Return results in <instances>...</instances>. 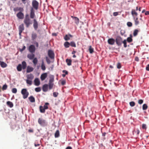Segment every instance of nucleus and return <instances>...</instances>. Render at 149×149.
Segmentation results:
<instances>
[{
  "instance_id": "obj_1",
  "label": "nucleus",
  "mask_w": 149,
  "mask_h": 149,
  "mask_svg": "<svg viewBox=\"0 0 149 149\" xmlns=\"http://www.w3.org/2000/svg\"><path fill=\"white\" fill-rule=\"evenodd\" d=\"M39 3L36 1L33 0L32 2V6L33 7H32L30 10V18L31 19H34L36 16L35 13L34 8L35 10H37L38 8Z\"/></svg>"
},
{
  "instance_id": "obj_35",
  "label": "nucleus",
  "mask_w": 149,
  "mask_h": 149,
  "mask_svg": "<svg viewBox=\"0 0 149 149\" xmlns=\"http://www.w3.org/2000/svg\"><path fill=\"white\" fill-rule=\"evenodd\" d=\"M88 50H89V52L91 54L93 53L94 52V49L93 48H92L91 46H89V48Z\"/></svg>"
},
{
  "instance_id": "obj_24",
  "label": "nucleus",
  "mask_w": 149,
  "mask_h": 149,
  "mask_svg": "<svg viewBox=\"0 0 149 149\" xmlns=\"http://www.w3.org/2000/svg\"><path fill=\"white\" fill-rule=\"evenodd\" d=\"M7 105L10 108H12L13 106V103L10 101H8L6 102Z\"/></svg>"
},
{
  "instance_id": "obj_39",
  "label": "nucleus",
  "mask_w": 149,
  "mask_h": 149,
  "mask_svg": "<svg viewBox=\"0 0 149 149\" xmlns=\"http://www.w3.org/2000/svg\"><path fill=\"white\" fill-rule=\"evenodd\" d=\"M33 62L35 65H36L38 63V60L36 58H35L33 59Z\"/></svg>"
},
{
  "instance_id": "obj_33",
  "label": "nucleus",
  "mask_w": 149,
  "mask_h": 149,
  "mask_svg": "<svg viewBox=\"0 0 149 149\" xmlns=\"http://www.w3.org/2000/svg\"><path fill=\"white\" fill-rule=\"evenodd\" d=\"M29 100L31 102H35L34 98L32 96H31L29 98Z\"/></svg>"
},
{
  "instance_id": "obj_19",
  "label": "nucleus",
  "mask_w": 149,
  "mask_h": 149,
  "mask_svg": "<svg viewBox=\"0 0 149 149\" xmlns=\"http://www.w3.org/2000/svg\"><path fill=\"white\" fill-rule=\"evenodd\" d=\"M27 56L29 59L32 60L34 58L35 55L33 54H28Z\"/></svg>"
},
{
  "instance_id": "obj_52",
  "label": "nucleus",
  "mask_w": 149,
  "mask_h": 149,
  "mask_svg": "<svg viewBox=\"0 0 149 149\" xmlns=\"http://www.w3.org/2000/svg\"><path fill=\"white\" fill-rule=\"evenodd\" d=\"M58 95V93L56 92H54L53 93V96L55 97H56Z\"/></svg>"
},
{
  "instance_id": "obj_63",
  "label": "nucleus",
  "mask_w": 149,
  "mask_h": 149,
  "mask_svg": "<svg viewBox=\"0 0 149 149\" xmlns=\"http://www.w3.org/2000/svg\"><path fill=\"white\" fill-rule=\"evenodd\" d=\"M76 53V52L75 51L73 50L72 52V54H74Z\"/></svg>"
},
{
  "instance_id": "obj_32",
  "label": "nucleus",
  "mask_w": 149,
  "mask_h": 149,
  "mask_svg": "<svg viewBox=\"0 0 149 149\" xmlns=\"http://www.w3.org/2000/svg\"><path fill=\"white\" fill-rule=\"evenodd\" d=\"M22 68L23 69H25L26 67V63L25 61H23L22 62Z\"/></svg>"
},
{
  "instance_id": "obj_42",
  "label": "nucleus",
  "mask_w": 149,
  "mask_h": 149,
  "mask_svg": "<svg viewBox=\"0 0 149 149\" xmlns=\"http://www.w3.org/2000/svg\"><path fill=\"white\" fill-rule=\"evenodd\" d=\"M122 43L123 44L124 47H127V40H124L123 41H122Z\"/></svg>"
},
{
  "instance_id": "obj_17",
  "label": "nucleus",
  "mask_w": 149,
  "mask_h": 149,
  "mask_svg": "<svg viewBox=\"0 0 149 149\" xmlns=\"http://www.w3.org/2000/svg\"><path fill=\"white\" fill-rule=\"evenodd\" d=\"M35 85L36 86H38L40 84V82L38 78H36L34 80Z\"/></svg>"
},
{
  "instance_id": "obj_25",
  "label": "nucleus",
  "mask_w": 149,
  "mask_h": 149,
  "mask_svg": "<svg viewBox=\"0 0 149 149\" xmlns=\"http://www.w3.org/2000/svg\"><path fill=\"white\" fill-rule=\"evenodd\" d=\"M132 36L131 34L130 35V37L127 38V41L128 42H130L132 41L133 40L132 38Z\"/></svg>"
},
{
  "instance_id": "obj_59",
  "label": "nucleus",
  "mask_w": 149,
  "mask_h": 149,
  "mask_svg": "<svg viewBox=\"0 0 149 149\" xmlns=\"http://www.w3.org/2000/svg\"><path fill=\"white\" fill-rule=\"evenodd\" d=\"M145 15H149V11H147L145 12Z\"/></svg>"
},
{
  "instance_id": "obj_50",
  "label": "nucleus",
  "mask_w": 149,
  "mask_h": 149,
  "mask_svg": "<svg viewBox=\"0 0 149 149\" xmlns=\"http://www.w3.org/2000/svg\"><path fill=\"white\" fill-rule=\"evenodd\" d=\"M45 58L47 63L49 64L50 63V61L48 58L47 57H46Z\"/></svg>"
},
{
  "instance_id": "obj_20",
  "label": "nucleus",
  "mask_w": 149,
  "mask_h": 149,
  "mask_svg": "<svg viewBox=\"0 0 149 149\" xmlns=\"http://www.w3.org/2000/svg\"><path fill=\"white\" fill-rule=\"evenodd\" d=\"M0 65L3 68H6L7 66V64L6 63L1 61H0Z\"/></svg>"
},
{
  "instance_id": "obj_29",
  "label": "nucleus",
  "mask_w": 149,
  "mask_h": 149,
  "mask_svg": "<svg viewBox=\"0 0 149 149\" xmlns=\"http://www.w3.org/2000/svg\"><path fill=\"white\" fill-rule=\"evenodd\" d=\"M66 61L68 65L70 66L71 65L72 60L71 59H67L66 60Z\"/></svg>"
},
{
  "instance_id": "obj_37",
  "label": "nucleus",
  "mask_w": 149,
  "mask_h": 149,
  "mask_svg": "<svg viewBox=\"0 0 149 149\" xmlns=\"http://www.w3.org/2000/svg\"><path fill=\"white\" fill-rule=\"evenodd\" d=\"M41 69L43 70H45L46 69V68H45V66L44 64V62L43 61H42V63L41 65Z\"/></svg>"
},
{
  "instance_id": "obj_47",
  "label": "nucleus",
  "mask_w": 149,
  "mask_h": 149,
  "mask_svg": "<svg viewBox=\"0 0 149 149\" xmlns=\"http://www.w3.org/2000/svg\"><path fill=\"white\" fill-rule=\"evenodd\" d=\"M127 25L128 27H130L132 26V22H129L127 23Z\"/></svg>"
},
{
  "instance_id": "obj_21",
  "label": "nucleus",
  "mask_w": 149,
  "mask_h": 149,
  "mask_svg": "<svg viewBox=\"0 0 149 149\" xmlns=\"http://www.w3.org/2000/svg\"><path fill=\"white\" fill-rule=\"evenodd\" d=\"M33 70V68L32 67H31L29 66H28L27 67L26 72L27 73H29L32 72Z\"/></svg>"
},
{
  "instance_id": "obj_16",
  "label": "nucleus",
  "mask_w": 149,
  "mask_h": 149,
  "mask_svg": "<svg viewBox=\"0 0 149 149\" xmlns=\"http://www.w3.org/2000/svg\"><path fill=\"white\" fill-rule=\"evenodd\" d=\"M72 36L71 34L66 35L64 37V39L66 41L70 39V38H72Z\"/></svg>"
},
{
  "instance_id": "obj_5",
  "label": "nucleus",
  "mask_w": 149,
  "mask_h": 149,
  "mask_svg": "<svg viewBox=\"0 0 149 149\" xmlns=\"http://www.w3.org/2000/svg\"><path fill=\"white\" fill-rule=\"evenodd\" d=\"M21 93L23 95V97L24 99H26L28 97L29 93L26 89H22V90Z\"/></svg>"
},
{
  "instance_id": "obj_15",
  "label": "nucleus",
  "mask_w": 149,
  "mask_h": 149,
  "mask_svg": "<svg viewBox=\"0 0 149 149\" xmlns=\"http://www.w3.org/2000/svg\"><path fill=\"white\" fill-rule=\"evenodd\" d=\"M47 73L42 74L40 76V79L42 81L44 80L47 77Z\"/></svg>"
},
{
  "instance_id": "obj_3",
  "label": "nucleus",
  "mask_w": 149,
  "mask_h": 149,
  "mask_svg": "<svg viewBox=\"0 0 149 149\" xmlns=\"http://www.w3.org/2000/svg\"><path fill=\"white\" fill-rule=\"evenodd\" d=\"M34 77V76L32 74H30L27 75V79L26 80L27 84L30 86L32 84V80Z\"/></svg>"
},
{
  "instance_id": "obj_4",
  "label": "nucleus",
  "mask_w": 149,
  "mask_h": 149,
  "mask_svg": "<svg viewBox=\"0 0 149 149\" xmlns=\"http://www.w3.org/2000/svg\"><path fill=\"white\" fill-rule=\"evenodd\" d=\"M38 123L42 126L45 127L47 125V122L45 120L40 118L38 119Z\"/></svg>"
},
{
  "instance_id": "obj_13",
  "label": "nucleus",
  "mask_w": 149,
  "mask_h": 149,
  "mask_svg": "<svg viewBox=\"0 0 149 149\" xmlns=\"http://www.w3.org/2000/svg\"><path fill=\"white\" fill-rule=\"evenodd\" d=\"M17 16L19 19H22L24 18V15L23 13L20 12L17 14Z\"/></svg>"
},
{
  "instance_id": "obj_31",
  "label": "nucleus",
  "mask_w": 149,
  "mask_h": 149,
  "mask_svg": "<svg viewBox=\"0 0 149 149\" xmlns=\"http://www.w3.org/2000/svg\"><path fill=\"white\" fill-rule=\"evenodd\" d=\"M64 45L66 48H68L70 45V43L68 42H66L64 43Z\"/></svg>"
},
{
  "instance_id": "obj_40",
  "label": "nucleus",
  "mask_w": 149,
  "mask_h": 149,
  "mask_svg": "<svg viewBox=\"0 0 149 149\" xmlns=\"http://www.w3.org/2000/svg\"><path fill=\"white\" fill-rule=\"evenodd\" d=\"M70 45L72 47H76V45L75 42L73 41H72L70 42Z\"/></svg>"
},
{
  "instance_id": "obj_34",
  "label": "nucleus",
  "mask_w": 149,
  "mask_h": 149,
  "mask_svg": "<svg viewBox=\"0 0 149 149\" xmlns=\"http://www.w3.org/2000/svg\"><path fill=\"white\" fill-rule=\"evenodd\" d=\"M59 136V132L58 130H57L55 133L54 136L55 138H57Z\"/></svg>"
},
{
  "instance_id": "obj_48",
  "label": "nucleus",
  "mask_w": 149,
  "mask_h": 149,
  "mask_svg": "<svg viewBox=\"0 0 149 149\" xmlns=\"http://www.w3.org/2000/svg\"><path fill=\"white\" fill-rule=\"evenodd\" d=\"M142 128L143 129H145L146 130L147 129L146 125V124H143L142 125Z\"/></svg>"
},
{
  "instance_id": "obj_23",
  "label": "nucleus",
  "mask_w": 149,
  "mask_h": 149,
  "mask_svg": "<svg viewBox=\"0 0 149 149\" xmlns=\"http://www.w3.org/2000/svg\"><path fill=\"white\" fill-rule=\"evenodd\" d=\"M131 14L132 16L134 17V16H137L138 15V14L136 13L135 10L132 9V10Z\"/></svg>"
},
{
  "instance_id": "obj_2",
  "label": "nucleus",
  "mask_w": 149,
  "mask_h": 149,
  "mask_svg": "<svg viewBox=\"0 0 149 149\" xmlns=\"http://www.w3.org/2000/svg\"><path fill=\"white\" fill-rule=\"evenodd\" d=\"M24 23L27 28H28L30 25L32 24V21L30 18L29 15L26 14L24 20Z\"/></svg>"
},
{
  "instance_id": "obj_14",
  "label": "nucleus",
  "mask_w": 149,
  "mask_h": 149,
  "mask_svg": "<svg viewBox=\"0 0 149 149\" xmlns=\"http://www.w3.org/2000/svg\"><path fill=\"white\" fill-rule=\"evenodd\" d=\"M49 84H45L42 87V91L44 92H46L48 90V87Z\"/></svg>"
},
{
  "instance_id": "obj_27",
  "label": "nucleus",
  "mask_w": 149,
  "mask_h": 149,
  "mask_svg": "<svg viewBox=\"0 0 149 149\" xmlns=\"http://www.w3.org/2000/svg\"><path fill=\"white\" fill-rule=\"evenodd\" d=\"M40 111L41 113H44L45 112V109L42 106H40L39 107Z\"/></svg>"
},
{
  "instance_id": "obj_10",
  "label": "nucleus",
  "mask_w": 149,
  "mask_h": 149,
  "mask_svg": "<svg viewBox=\"0 0 149 149\" xmlns=\"http://www.w3.org/2000/svg\"><path fill=\"white\" fill-rule=\"evenodd\" d=\"M35 47L33 45H31L29 47V50L31 53H34L35 51Z\"/></svg>"
},
{
  "instance_id": "obj_61",
  "label": "nucleus",
  "mask_w": 149,
  "mask_h": 149,
  "mask_svg": "<svg viewBox=\"0 0 149 149\" xmlns=\"http://www.w3.org/2000/svg\"><path fill=\"white\" fill-rule=\"evenodd\" d=\"M65 149H72V148L70 146H68L67 147H66Z\"/></svg>"
},
{
  "instance_id": "obj_49",
  "label": "nucleus",
  "mask_w": 149,
  "mask_h": 149,
  "mask_svg": "<svg viewBox=\"0 0 149 149\" xmlns=\"http://www.w3.org/2000/svg\"><path fill=\"white\" fill-rule=\"evenodd\" d=\"M138 104H142L143 102V100L142 99L139 100L138 102Z\"/></svg>"
},
{
  "instance_id": "obj_22",
  "label": "nucleus",
  "mask_w": 149,
  "mask_h": 149,
  "mask_svg": "<svg viewBox=\"0 0 149 149\" xmlns=\"http://www.w3.org/2000/svg\"><path fill=\"white\" fill-rule=\"evenodd\" d=\"M139 130L138 129H136V130H135L133 132V135L137 136L139 133Z\"/></svg>"
},
{
  "instance_id": "obj_53",
  "label": "nucleus",
  "mask_w": 149,
  "mask_h": 149,
  "mask_svg": "<svg viewBox=\"0 0 149 149\" xmlns=\"http://www.w3.org/2000/svg\"><path fill=\"white\" fill-rule=\"evenodd\" d=\"M21 8L20 7H19V8L17 7L16 8H14V11H16L17 10H21Z\"/></svg>"
},
{
  "instance_id": "obj_56",
  "label": "nucleus",
  "mask_w": 149,
  "mask_h": 149,
  "mask_svg": "<svg viewBox=\"0 0 149 149\" xmlns=\"http://www.w3.org/2000/svg\"><path fill=\"white\" fill-rule=\"evenodd\" d=\"M26 48V47L25 46H24L20 50V52H22L23 50H24Z\"/></svg>"
},
{
  "instance_id": "obj_62",
  "label": "nucleus",
  "mask_w": 149,
  "mask_h": 149,
  "mask_svg": "<svg viewBox=\"0 0 149 149\" xmlns=\"http://www.w3.org/2000/svg\"><path fill=\"white\" fill-rule=\"evenodd\" d=\"M26 1V0H22V2L24 3L25 4L26 2L25 1Z\"/></svg>"
},
{
  "instance_id": "obj_9",
  "label": "nucleus",
  "mask_w": 149,
  "mask_h": 149,
  "mask_svg": "<svg viewBox=\"0 0 149 149\" xmlns=\"http://www.w3.org/2000/svg\"><path fill=\"white\" fill-rule=\"evenodd\" d=\"M33 26L36 30H37L38 28V23L36 19H33Z\"/></svg>"
},
{
  "instance_id": "obj_64",
  "label": "nucleus",
  "mask_w": 149,
  "mask_h": 149,
  "mask_svg": "<svg viewBox=\"0 0 149 149\" xmlns=\"http://www.w3.org/2000/svg\"><path fill=\"white\" fill-rule=\"evenodd\" d=\"M106 133L105 132H104L102 133V136H105V135H106Z\"/></svg>"
},
{
  "instance_id": "obj_44",
  "label": "nucleus",
  "mask_w": 149,
  "mask_h": 149,
  "mask_svg": "<svg viewBox=\"0 0 149 149\" xmlns=\"http://www.w3.org/2000/svg\"><path fill=\"white\" fill-rule=\"evenodd\" d=\"M41 90V88L40 87L36 88H35V91L36 92H40Z\"/></svg>"
},
{
  "instance_id": "obj_30",
  "label": "nucleus",
  "mask_w": 149,
  "mask_h": 149,
  "mask_svg": "<svg viewBox=\"0 0 149 149\" xmlns=\"http://www.w3.org/2000/svg\"><path fill=\"white\" fill-rule=\"evenodd\" d=\"M134 20L135 24L136 25H137L139 24V22L138 20V18L137 17L135 18V17H134Z\"/></svg>"
},
{
  "instance_id": "obj_55",
  "label": "nucleus",
  "mask_w": 149,
  "mask_h": 149,
  "mask_svg": "<svg viewBox=\"0 0 149 149\" xmlns=\"http://www.w3.org/2000/svg\"><path fill=\"white\" fill-rule=\"evenodd\" d=\"M66 84V81L65 80H63L61 82V84L62 85H64Z\"/></svg>"
},
{
  "instance_id": "obj_28",
  "label": "nucleus",
  "mask_w": 149,
  "mask_h": 149,
  "mask_svg": "<svg viewBox=\"0 0 149 149\" xmlns=\"http://www.w3.org/2000/svg\"><path fill=\"white\" fill-rule=\"evenodd\" d=\"M22 68V65L21 64H19L17 67V70L18 71H21Z\"/></svg>"
},
{
  "instance_id": "obj_58",
  "label": "nucleus",
  "mask_w": 149,
  "mask_h": 149,
  "mask_svg": "<svg viewBox=\"0 0 149 149\" xmlns=\"http://www.w3.org/2000/svg\"><path fill=\"white\" fill-rule=\"evenodd\" d=\"M63 73H65V75L68 74V72L67 71L65 70H63Z\"/></svg>"
},
{
  "instance_id": "obj_36",
  "label": "nucleus",
  "mask_w": 149,
  "mask_h": 149,
  "mask_svg": "<svg viewBox=\"0 0 149 149\" xmlns=\"http://www.w3.org/2000/svg\"><path fill=\"white\" fill-rule=\"evenodd\" d=\"M139 31L137 29H135L133 33L134 36H136L137 35Z\"/></svg>"
},
{
  "instance_id": "obj_41",
  "label": "nucleus",
  "mask_w": 149,
  "mask_h": 149,
  "mask_svg": "<svg viewBox=\"0 0 149 149\" xmlns=\"http://www.w3.org/2000/svg\"><path fill=\"white\" fill-rule=\"evenodd\" d=\"M48 105H49V103L48 102H46L45 103V104L44 105L43 107L45 110L48 109Z\"/></svg>"
},
{
  "instance_id": "obj_7",
  "label": "nucleus",
  "mask_w": 149,
  "mask_h": 149,
  "mask_svg": "<svg viewBox=\"0 0 149 149\" xmlns=\"http://www.w3.org/2000/svg\"><path fill=\"white\" fill-rule=\"evenodd\" d=\"M115 41L118 46H120L121 45L122 43V39L120 36H117L115 40Z\"/></svg>"
},
{
  "instance_id": "obj_60",
  "label": "nucleus",
  "mask_w": 149,
  "mask_h": 149,
  "mask_svg": "<svg viewBox=\"0 0 149 149\" xmlns=\"http://www.w3.org/2000/svg\"><path fill=\"white\" fill-rule=\"evenodd\" d=\"M135 60L137 61H139V58L137 57H136L135 58Z\"/></svg>"
},
{
  "instance_id": "obj_54",
  "label": "nucleus",
  "mask_w": 149,
  "mask_h": 149,
  "mask_svg": "<svg viewBox=\"0 0 149 149\" xmlns=\"http://www.w3.org/2000/svg\"><path fill=\"white\" fill-rule=\"evenodd\" d=\"M119 12H114L113 13V15L115 16H116L118 15V13Z\"/></svg>"
},
{
  "instance_id": "obj_26",
  "label": "nucleus",
  "mask_w": 149,
  "mask_h": 149,
  "mask_svg": "<svg viewBox=\"0 0 149 149\" xmlns=\"http://www.w3.org/2000/svg\"><path fill=\"white\" fill-rule=\"evenodd\" d=\"M37 37V34L36 33H33L31 35V38L32 40H34Z\"/></svg>"
},
{
  "instance_id": "obj_46",
  "label": "nucleus",
  "mask_w": 149,
  "mask_h": 149,
  "mask_svg": "<svg viewBox=\"0 0 149 149\" xmlns=\"http://www.w3.org/2000/svg\"><path fill=\"white\" fill-rule=\"evenodd\" d=\"M130 104L131 107H134L135 105V103L134 102H130Z\"/></svg>"
},
{
  "instance_id": "obj_38",
  "label": "nucleus",
  "mask_w": 149,
  "mask_h": 149,
  "mask_svg": "<svg viewBox=\"0 0 149 149\" xmlns=\"http://www.w3.org/2000/svg\"><path fill=\"white\" fill-rule=\"evenodd\" d=\"M148 108V106L147 104H144L142 106V109L143 110H146Z\"/></svg>"
},
{
  "instance_id": "obj_12",
  "label": "nucleus",
  "mask_w": 149,
  "mask_h": 149,
  "mask_svg": "<svg viewBox=\"0 0 149 149\" xmlns=\"http://www.w3.org/2000/svg\"><path fill=\"white\" fill-rule=\"evenodd\" d=\"M107 42L110 45H113L115 42V40L113 38H109L108 39Z\"/></svg>"
},
{
  "instance_id": "obj_6",
  "label": "nucleus",
  "mask_w": 149,
  "mask_h": 149,
  "mask_svg": "<svg viewBox=\"0 0 149 149\" xmlns=\"http://www.w3.org/2000/svg\"><path fill=\"white\" fill-rule=\"evenodd\" d=\"M54 77L53 76H51L50 77L49 81V89L51 90L52 89L54 85L53 82L54 81Z\"/></svg>"
},
{
  "instance_id": "obj_51",
  "label": "nucleus",
  "mask_w": 149,
  "mask_h": 149,
  "mask_svg": "<svg viewBox=\"0 0 149 149\" xmlns=\"http://www.w3.org/2000/svg\"><path fill=\"white\" fill-rule=\"evenodd\" d=\"M121 65L120 63H117V67L118 69H120L121 68Z\"/></svg>"
},
{
  "instance_id": "obj_43",
  "label": "nucleus",
  "mask_w": 149,
  "mask_h": 149,
  "mask_svg": "<svg viewBox=\"0 0 149 149\" xmlns=\"http://www.w3.org/2000/svg\"><path fill=\"white\" fill-rule=\"evenodd\" d=\"M8 86L6 84L4 85L2 87V89L3 91L6 90Z\"/></svg>"
},
{
  "instance_id": "obj_8",
  "label": "nucleus",
  "mask_w": 149,
  "mask_h": 149,
  "mask_svg": "<svg viewBox=\"0 0 149 149\" xmlns=\"http://www.w3.org/2000/svg\"><path fill=\"white\" fill-rule=\"evenodd\" d=\"M48 54L49 57L52 59H53L54 58V54L53 51L51 50L48 51Z\"/></svg>"
},
{
  "instance_id": "obj_45",
  "label": "nucleus",
  "mask_w": 149,
  "mask_h": 149,
  "mask_svg": "<svg viewBox=\"0 0 149 149\" xmlns=\"http://www.w3.org/2000/svg\"><path fill=\"white\" fill-rule=\"evenodd\" d=\"M17 89L16 88H14L12 89V91L13 93H16L17 92Z\"/></svg>"
},
{
  "instance_id": "obj_11",
  "label": "nucleus",
  "mask_w": 149,
  "mask_h": 149,
  "mask_svg": "<svg viewBox=\"0 0 149 149\" xmlns=\"http://www.w3.org/2000/svg\"><path fill=\"white\" fill-rule=\"evenodd\" d=\"M19 34L20 35H21V34L22 32L24 30V24H22L19 25Z\"/></svg>"
},
{
  "instance_id": "obj_18",
  "label": "nucleus",
  "mask_w": 149,
  "mask_h": 149,
  "mask_svg": "<svg viewBox=\"0 0 149 149\" xmlns=\"http://www.w3.org/2000/svg\"><path fill=\"white\" fill-rule=\"evenodd\" d=\"M72 18L74 20L75 23L76 24L78 25L79 22V19L77 17H73V16H71Z\"/></svg>"
},
{
  "instance_id": "obj_57",
  "label": "nucleus",
  "mask_w": 149,
  "mask_h": 149,
  "mask_svg": "<svg viewBox=\"0 0 149 149\" xmlns=\"http://www.w3.org/2000/svg\"><path fill=\"white\" fill-rule=\"evenodd\" d=\"M146 70L147 71H149V64L146 67Z\"/></svg>"
}]
</instances>
